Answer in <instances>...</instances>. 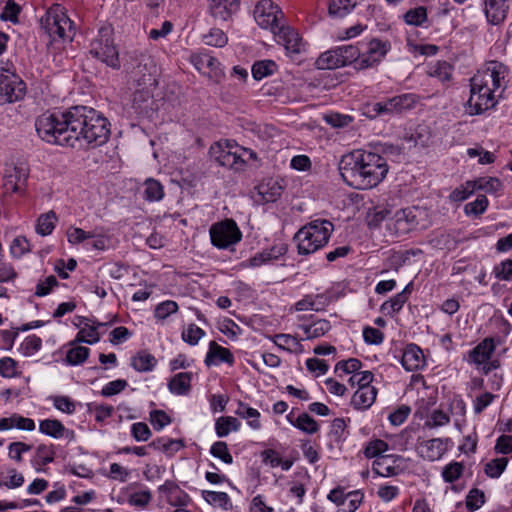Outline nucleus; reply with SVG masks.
Here are the masks:
<instances>
[{
    "label": "nucleus",
    "mask_w": 512,
    "mask_h": 512,
    "mask_svg": "<svg viewBox=\"0 0 512 512\" xmlns=\"http://www.w3.org/2000/svg\"><path fill=\"white\" fill-rule=\"evenodd\" d=\"M56 214L53 211L40 215L36 224V232L42 236L52 233L55 228Z\"/></svg>",
    "instance_id": "nucleus-43"
},
{
    "label": "nucleus",
    "mask_w": 512,
    "mask_h": 512,
    "mask_svg": "<svg viewBox=\"0 0 512 512\" xmlns=\"http://www.w3.org/2000/svg\"><path fill=\"white\" fill-rule=\"evenodd\" d=\"M191 372H180L174 375L168 383V389L175 395H187L191 390Z\"/></svg>",
    "instance_id": "nucleus-30"
},
{
    "label": "nucleus",
    "mask_w": 512,
    "mask_h": 512,
    "mask_svg": "<svg viewBox=\"0 0 512 512\" xmlns=\"http://www.w3.org/2000/svg\"><path fill=\"white\" fill-rule=\"evenodd\" d=\"M401 364L407 371H416L425 366L423 351L416 344H409L403 351Z\"/></svg>",
    "instance_id": "nucleus-20"
},
{
    "label": "nucleus",
    "mask_w": 512,
    "mask_h": 512,
    "mask_svg": "<svg viewBox=\"0 0 512 512\" xmlns=\"http://www.w3.org/2000/svg\"><path fill=\"white\" fill-rule=\"evenodd\" d=\"M475 190H484L485 192H496L501 187V182L497 178L482 177L473 181Z\"/></svg>",
    "instance_id": "nucleus-63"
},
{
    "label": "nucleus",
    "mask_w": 512,
    "mask_h": 512,
    "mask_svg": "<svg viewBox=\"0 0 512 512\" xmlns=\"http://www.w3.org/2000/svg\"><path fill=\"white\" fill-rule=\"evenodd\" d=\"M464 470V466L459 462H452L446 465L442 471V477L445 482L453 483L457 481Z\"/></svg>",
    "instance_id": "nucleus-58"
},
{
    "label": "nucleus",
    "mask_w": 512,
    "mask_h": 512,
    "mask_svg": "<svg viewBox=\"0 0 512 512\" xmlns=\"http://www.w3.org/2000/svg\"><path fill=\"white\" fill-rule=\"evenodd\" d=\"M190 61L199 72L213 74L214 76H218L222 72L218 59L207 52L192 54Z\"/></svg>",
    "instance_id": "nucleus-18"
},
{
    "label": "nucleus",
    "mask_w": 512,
    "mask_h": 512,
    "mask_svg": "<svg viewBox=\"0 0 512 512\" xmlns=\"http://www.w3.org/2000/svg\"><path fill=\"white\" fill-rule=\"evenodd\" d=\"M406 302L404 294L397 293L380 306V311L385 315L394 316L403 308Z\"/></svg>",
    "instance_id": "nucleus-44"
},
{
    "label": "nucleus",
    "mask_w": 512,
    "mask_h": 512,
    "mask_svg": "<svg viewBox=\"0 0 512 512\" xmlns=\"http://www.w3.org/2000/svg\"><path fill=\"white\" fill-rule=\"evenodd\" d=\"M203 39L205 44L214 47H224L228 42L227 35L219 28H211Z\"/></svg>",
    "instance_id": "nucleus-52"
},
{
    "label": "nucleus",
    "mask_w": 512,
    "mask_h": 512,
    "mask_svg": "<svg viewBox=\"0 0 512 512\" xmlns=\"http://www.w3.org/2000/svg\"><path fill=\"white\" fill-rule=\"evenodd\" d=\"M39 431L42 434L50 436L55 439L68 438L74 439V431L67 429L61 421L57 419H44L39 422Z\"/></svg>",
    "instance_id": "nucleus-22"
},
{
    "label": "nucleus",
    "mask_w": 512,
    "mask_h": 512,
    "mask_svg": "<svg viewBox=\"0 0 512 512\" xmlns=\"http://www.w3.org/2000/svg\"><path fill=\"white\" fill-rule=\"evenodd\" d=\"M495 350L492 338H485L476 347L469 351V362L476 365L487 362Z\"/></svg>",
    "instance_id": "nucleus-28"
},
{
    "label": "nucleus",
    "mask_w": 512,
    "mask_h": 512,
    "mask_svg": "<svg viewBox=\"0 0 512 512\" xmlns=\"http://www.w3.org/2000/svg\"><path fill=\"white\" fill-rule=\"evenodd\" d=\"M276 69L277 64L273 60H261L253 64L251 71L253 78L259 81L272 75Z\"/></svg>",
    "instance_id": "nucleus-39"
},
{
    "label": "nucleus",
    "mask_w": 512,
    "mask_h": 512,
    "mask_svg": "<svg viewBox=\"0 0 512 512\" xmlns=\"http://www.w3.org/2000/svg\"><path fill=\"white\" fill-rule=\"evenodd\" d=\"M390 214L386 207L375 206L369 209L366 215V221L370 228L378 227Z\"/></svg>",
    "instance_id": "nucleus-47"
},
{
    "label": "nucleus",
    "mask_w": 512,
    "mask_h": 512,
    "mask_svg": "<svg viewBox=\"0 0 512 512\" xmlns=\"http://www.w3.org/2000/svg\"><path fill=\"white\" fill-rule=\"evenodd\" d=\"M156 364V358L147 351H140L131 358V366L138 372L152 371Z\"/></svg>",
    "instance_id": "nucleus-33"
},
{
    "label": "nucleus",
    "mask_w": 512,
    "mask_h": 512,
    "mask_svg": "<svg viewBox=\"0 0 512 512\" xmlns=\"http://www.w3.org/2000/svg\"><path fill=\"white\" fill-rule=\"evenodd\" d=\"M211 243L219 249H227L242 239V232L232 219L217 222L209 230Z\"/></svg>",
    "instance_id": "nucleus-10"
},
{
    "label": "nucleus",
    "mask_w": 512,
    "mask_h": 512,
    "mask_svg": "<svg viewBox=\"0 0 512 512\" xmlns=\"http://www.w3.org/2000/svg\"><path fill=\"white\" fill-rule=\"evenodd\" d=\"M450 422L449 414L445 413L441 409H435L431 412L428 419L425 422V426L429 428L442 427Z\"/></svg>",
    "instance_id": "nucleus-57"
},
{
    "label": "nucleus",
    "mask_w": 512,
    "mask_h": 512,
    "mask_svg": "<svg viewBox=\"0 0 512 512\" xmlns=\"http://www.w3.org/2000/svg\"><path fill=\"white\" fill-rule=\"evenodd\" d=\"M485 501V493L478 488H472L465 498V504L469 512H474L481 508Z\"/></svg>",
    "instance_id": "nucleus-49"
},
{
    "label": "nucleus",
    "mask_w": 512,
    "mask_h": 512,
    "mask_svg": "<svg viewBox=\"0 0 512 512\" xmlns=\"http://www.w3.org/2000/svg\"><path fill=\"white\" fill-rule=\"evenodd\" d=\"M488 206V199L484 195H478L477 198L464 206V212L468 216L478 217L483 214Z\"/></svg>",
    "instance_id": "nucleus-50"
},
{
    "label": "nucleus",
    "mask_w": 512,
    "mask_h": 512,
    "mask_svg": "<svg viewBox=\"0 0 512 512\" xmlns=\"http://www.w3.org/2000/svg\"><path fill=\"white\" fill-rule=\"evenodd\" d=\"M398 455H383L373 461L372 470L379 476L390 477L399 473V466L396 462L400 460Z\"/></svg>",
    "instance_id": "nucleus-23"
},
{
    "label": "nucleus",
    "mask_w": 512,
    "mask_h": 512,
    "mask_svg": "<svg viewBox=\"0 0 512 512\" xmlns=\"http://www.w3.org/2000/svg\"><path fill=\"white\" fill-rule=\"evenodd\" d=\"M204 336L205 331L195 324H189L181 333L182 340L191 346L197 345Z\"/></svg>",
    "instance_id": "nucleus-51"
},
{
    "label": "nucleus",
    "mask_w": 512,
    "mask_h": 512,
    "mask_svg": "<svg viewBox=\"0 0 512 512\" xmlns=\"http://www.w3.org/2000/svg\"><path fill=\"white\" fill-rule=\"evenodd\" d=\"M334 230V225L326 219H315L307 223L295 234L298 253L309 255L325 246Z\"/></svg>",
    "instance_id": "nucleus-4"
},
{
    "label": "nucleus",
    "mask_w": 512,
    "mask_h": 512,
    "mask_svg": "<svg viewBox=\"0 0 512 512\" xmlns=\"http://www.w3.org/2000/svg\"><path fill=\"white\" fill-rule=\"evenodd\" d=\"M164 197V188L162 184L153 178L144 182V198L149 202L160 201Z\"/></svg>",
    "instance_id": "nucleus-37"
},
{
    "label": "nucleus",
    "mask_w": 512,
    "mask_h": 512,
    "mask_svg": "<svg viewBox=\"0 0 512 512\" xmlns=\"http://www.w3.org/2000/svg\"><path fill=\"white\" fill-rule=\"evenodd\" d=\"M256 190L262 202L273 203L282 195L283 186L279 180L267 178L257 185Z\"/></svg>",
    "instance_id": "nucleus-19"
},
{
    "label": "nucleus",
    "mask_w": 512,
    "mask_h": 512,
    "mask_svg": "<svg viewBox=\"0 0 512 512\" xmlns=\"http://www.w3.org/2000/svg\"><path fill=\"white\" fill-rule=\"evenodd\" d=\"M362 367V362L356 358H349L348 360L339 361L335 365V372H343L344 374H355Z\"/></svg>",
    "instance_id": "nucleus-62"
},
{
    "label": "nucleus",
    "mask_w": 512,
    "mask_h": 512,
    "mask_svg": "<svg viewBox=\"0 0 512 512\" xmlns=\"http://www.w3.org/2000/svg\"><path fill=\"white\" fill-rule=\"evenodd\" d=\"M234 362L235 358L228 348L220 346L215 341H211L209 343L208 352L204 360L206 366H217L221 363L233 366Z\"/></svg>",
    "instance_id": "nucleus-17"
},
{
    "label": "nucleus",
    "mask_w": 512,
    "mask_h": 512,
    "mask_svg": "<svg viewBox=\"0 0 512 512\" xmlns=\"http://www.w3.org/2000/svg\"><path fill=\"white\" fill-rule=\"evenodd\" d=\"M306 339H316L324 336L331 329V324L326 319H319L309 325H301Z\"/></svg>",
    "instance_id": "nucleus-34"
},
{
    "label": "nucleus",
    "mask_w": 512,
    "mask_h": 512,
    "mask_svg": "<svg viewBox=\"0 0 512 512\" xmlns=\"http://www.w3.org/2000/svg\"><path fill=\"white\" fill-rule=\"evenodd\" d=\"M202 497L209 504L219 505L224 509H226L227 506L230 504V497L226 492L204 490L202 491Z\"/></svg>",
    "instance_id": "nucleus-54"
},
{
    "label": "nucleus",
    "mask_w": 512,
    "mask_h": 512,
    "mask_svg": "<svg viewBox=\"0 0 512 512\" xmlns=\"http://www.w3.org/2000/svg\"><path fill=\"white\" fill-rule=\"evenodd\" d=\"M376 396L377 389L374 386L361 387L353 394L351 405L357 410H366L375 402Z\"/></svg>",
    "instance_id": "nucleus-27"
},
{
    "label": "nucleus",
    "mask_w": 512,
    "mask_h": 512,
    "mask_svg": "<svg viewBox=\"0 0 512 512\" xmlns=\"http://www.w3.org/2000/svg\"><path fill=\"white\" fill-rule=\"evenodd\" d=\"M90 354V349L83 346H76L70 348L65 357V362L68 365L76 366L86 361Z\"/></svg>",
    "instance_id": "nucleus-42"
},
{
    "label": "nucleus",
    "mask_w": 512,
    "mask_h": 512,
    "mask_svg": "<svg viewBox=\"0 0 512 512\" xmlns=\"http://www.w3.org/2000/svg\"><path fill=\"white\" fill-rule=\"evenodd\" d=\"M391 99L393 101L396 113H401L403 111L412 109L417 102V96L413 93L397 95Z\"/></svg>",
    "instance_id": "nucleus-46"
},
{
    "label": "nucleus",
    "mask_w": 512,
    "mask_h": 512,
    "mask_svg": "<svg viewBox=\"0 0 512 512\" xmlns=\"http://www.w3.org/2000/svg\"><path fill=\"white\" fill-rule=\"evenodd\" d=\"M59 282L54 275H49L44 279L39 280L35 287L34 295L37 297H44L48 295L54 287L58 286Z\"/></svg>",
    "instance_id": "nucleus-56"
},
{
    "label": "nucleus",
    "mask_w": 512,
    "mask_h": 512,
    "mask_svg": "<svg viewBox=\"0 0 512 512\" xmlns=\"http://www.w3.org/2000/svg\"><path fill=\"white\" fill-rule=\"evenodd\" d=\"M158 492L165 496L167 503L171 506L185 507L190 502L189 495L172 480H166L160 485Z\"/></svg>",
    "instance_id": "nucleus-14"
},
{
    "label": "nucleus",
    "mask_w": 512,
    "mask_h": 512,
    "mask_svg": "<svg viewBox=\"0 0 512 512\" xmlns=\"http://www.w3.org/2000/svg\"><path fill=\"white\" fill-rule=\"evenodd\" d=\"M287 252V246L283 243L275 244L269 249H265L257 254H255L252 258H250L249 266L250 267H259L261 265L267 264L273 260L279 259L281 256L285 255Z\"/></svg>",
    "instance_id": "nucleus-24"
},
{
    "label": "nucleus",
    "mask_w": 512,
    "mask_h": 512,
    "mask_svg": "<svg viewBox=\"0 0 512 512\" xmlns=\"http://www.w3.org/2000/svg\"><path fill=\"white\" fill-rule=\"evenodd\" d=\"M240 421L232 416H221L215 422V432L218 437H226L231 431H238Z\"/></svg>",
    "instance_id": "nucleus-35"
},
{
    "label": "nucleus",
    "mask_w": 512,
    "mask_h": 512,
    "mask_svg": "<svg viewBox=\"0 0 512 512\" xmlns=\"http://www.w3.org/2000/svg\"><path fill=\"white\" fill-rule=\"evenodd\" d=\"M360 50L353 45H342L322 53L316 60L318 69L331 70L339 67L356 64Z\"/></svg>",
    "instance_id": "nucleus-8"
},
{
    "label": "nucleus",
    "mask_w": 512,
    "mask_h": 512,
    "mask_svg": "<svg viewBox=\"0 0 512 512\" xmlns=\"http://www.w3.org/2000/svg\"><path fill=\"white\" fill-rule=\"evenodd\" d=\"M35 128L43 141L70 147L81 141L100 146L110 136L107 118L86 106H74L63 112H45L37 117Z\"/></svg>",
    "instance_id": "nucleus-1"
},
{
    "label": "nucleus",
    "mask_w": 512,
    "mask_h": 512,
    "mask_svg": "<svg viewBox=\"0 0 512 512\" xmlns=\"http://www.w3.org/2000/svg\"><path fill=\"white\" fill-rule=\"evenodd\" d=\"M45 27L49 35L56 39L72 40L73 22L66 14L65 8L60 4L52 5L46 12Z\"/></svg>",
    "instance_id": "nucleus-9"
},
{
    "label": "nucleus",
    "mask_w": 512,
    "mask_h": 512,
    "mask_svg": "<svg viewBox=\"0 0 512 512\" xmlns=\"http://www.w3.org/2000/svg\"><path fill=\"white\" fill-rule=\"evenodd\" d=\"M31 250L30 243L24 236L14 238L10 245V252L14 258H21Z\"/></svg>",
    "instance_id": "nucleus-59"
},
{
    "label": "nucleus",
    "mask_w": 512,
    "mask_h": 512,
    "mask_svg": "<svg viewBox=\"0 0 512 512\" xmlns=\"http://www.w3.org/2000/svg\"><path fill=\"white\" fill-rule=\"evenodd\" d=\"M273 343L279 348L289 353L300 354L304 351L301 342L290 334H275L271 337Z\"/></svg>",
    "instance_id": "nucleus-31"
},
{
    "label": "nucleus",
    "mask_w": 512,
    "mask_h": 512,
    "mask_svg": "<svg viewBox=\"0 0 512 512\" xmlns=\"http://www.w3.org/2000/svg\"><path fill=\"white\" fill-rule=\"evenodd\" d=\"M245 153H249V158L257 160V154L250 148L238 145L235 141H219L211 146L210 154L215 161L223 166L235 171L244 170L246 166Z\"/></svg>",
    "instance_id": "nucleus-5"
},
{
    "label": "nucleus",
    "mask_w": 512,
    "mask_h": 512,
    "mask_svg": "<svg viewBox=\"0 0 512 512\" xmlns=\"http://www.w3.org/2000/svg\"><path fill=\"white\" fill-rule=\"evenodd\" d=\"M235 413L239 417L247 419L248 424L251 428L259 429L261 427V423L259 421V411L252 407H249L247 404L240 402Z\"/></svg>",
    "instance_id": "nucleus-40"
},
{
    "label": "nucleus",
    "mask_w": 512,
    "mask_h": 512,
    "mask_svg": "<svg viewBox=\"0 0 512 512\" xmlns=\"http://www.w3.org/2000/svg\"><path fill=\"white\" fill-rule=\"evenodd\" d=\"M347 502L345 506L338 509V512H355L363 501L364 495L359 490L347 493Z\"/></svg>",
    "instance_id": "nucleus-61"
},
{
    "label": "nucleus",
    "mask_w": 512,
    "mask_h": 512,
    "mask_svg": "<svg viewBox=\"0 0 512 512\" xmlns=\"http://www.w3.org/2000/svg\"><path fill=\"white\" fill-rule=\"evenodd\" d=\"M26 92V85L15 73L12 63L0 67V105L21 100Z\"/></svg>",
    "instance_id": "nucleus-7"
},
{
    "label": "nucleus",
    "mask_w": 512,
    "mask_h": 512,
    "mask_svg": "<svg viewBox=\"0 0 512 512\" xmlns=\"http://www.w3.org/2000/svg\"><path fill=\"white\" fill-rule=\"evenodd\" d=\"M288 419L295 427L305 433L314 434L319 430L318 423L305 412L300 414L295 422L291 420L290 416H288Z\"/></svg>",
    "instance_id": "nucleus-41"
},
{
    "label": "nucleus",
    "mask_w": 512,
    "mask_h": 512,
    "mask_svg": "<svg viewBox=\"0 0 512 512\" xmlns=\"http://www.w3.org/2000/svg\"><path fill=\"white\" fill-rule=\"evenodd\" d=\"M508 464V458L500 457L490 460L485 464L484 472L490 478H499Z\"/></svg>",
    "instance_id": "nucleus-48"
},
{
    "label": "nucleus",
    "mask_w": 512,
    "mask_h": 512,
    "mask_svg": "<svg viewBox=\"0 0 512 512\" xmlns=\"http://www.w3.org/2000/svg\"><path fill=\"white\" fill-rule=\"evenodd\" d=\"M508 68L501 62L491 61L470 79V97L465 104L468 115H480L497 104L496 91L503 87Z\"/></svg>",
    "instance_id": "nucleus-3"
},
{
    "label": "nucleus",
    "mask_w": 512,
    "mask_h": 512,
    "mask_svg": "<svg viewBox=\"0 0 512 512\" xmlns=\"http://www.w3.org/2000/svg\"><path fill=\"white\" fill-rule=\"evenodd\" d=\"M144 87L138 88L133 93L132 108L138 115L146 116L152 111L153 93L151 87L156 86V79L149 74L148 78H144Z\"/></svg>",
    "instance_id": "nucleus-12"
},
{
    "label": "nucleus",
    "mask_w": 512,
    "mask_h": 512,
    "mask_svg": "<svg viewBox=\"0 0 512 512\" xmlns=\"http://www.w3.org/2000/svg\"><path fill=\"white\" fill-rule=\"evenodd\" d=\"M211 16L220 21H228L239 10L240 0H208Z\"/></svg>",
    "instance_id": "nucleus-15"
},
{
    "label": "nucleus",
    "mask_w": 512,
    "mask_h": 512,
    "mask_svg": "<svg viewBox=\"0 0 512 512\" xmlns=\"http://www.w3.org/2000/svg\"><path fill=\"white\" fill-rule=\"evenodd\" d=\"M432 243L440 249L452 250L456 248L458 242L452 233L442 232L432 240Z\"/></svg>",
    "instance_id": "nucleus-60"
},
{
    "label": "nucleus",
    "mask_w": 512,
    "mask_h": 512,
    "mask_svg": "<svg viewBox=\"0 0 512 512\" xmlns=\"http://www.w3.org/2000/svg\"><path fill=\"white\" fill-rule=\"evenodd\" d=\"M416 216L410 209L398 210L389 220L388 229L397 236L406 235L416 226Z\"/></svg>",
    "instance_id": "nucleus-13"
},
{
    "label": "nucleus",
    "mask_w": 512,
    "mask_h": 512,
    "mask_svg": "<svg viewBox=\"0 0 512 512\" xmlns=\"http://www.w3.org/2000/svg\"><path fill=\"white\" fill-rule=\"evenodd\" d=\"M339 170L343 180L349 186L366 190L382 182L389 167L386 159L381 155L358 149L342 157Z\"/></svg>",
    "instance_id": "nucleus-2"
},
{
    "label": "nucleus",
    "mask_w": 512,
    "mask_h": 512,
    "mask_svg": "<svg viewBox=\"0 0 512 512\" xmlns=\"http://www.w3.org/2000/svg\"><path fill=\"white\" fill-rule=\"evenodd\" d=\"M357 0H331L328 6L330 16L343 18L356 6Z\"/></svg>",
    "instance_id": "nucleus-36"
},
{
    "label": "nucleus",
    "mask_w": 512,
    "mask_h": 512,
    "mask_svg": "<svg viewBox=\"0 0 512 512\" xmlns=\"http://www.w3.org/2000/svg\"><path fill=\"white\" fill-rule=\"evenodd\" d=\"M79 324L77 326L83 325L79 332L76 335L75 342L79 343H87L94 344L100 340V335L98 332V327L104 326L102 323L90 324V320L85 317H78Z\"/></svg>",
    "instance_id": "nucleus-25"
},
{
    "label": "nucleus",
    "mask_w": 512,
    "mask_h": 512,
    "mask_svg": "<svg viewBox=\"0 0 512 512\" xmlns=\"http://www.w3.org/2000/svg\"><path fill=\"white\" fill-rule=\"evenodd\" d=\"M509 8L508 0H484V13L488 23L492 25L503 23Z\"/></svg>",
    "instance_id": "nucleus-16"
},
{
    "label": "nucleus",
    "mask_w": 512,
    "mask_h": 512,
    "mask_svg": "<svg viewBox=\"0 0 512 512\" xmlns=\"http://www.w3.org/2000/svg\"><path fill=\"white\" fill-rule=\"evenodd\" d=\"M254 19L263 29L270 30L273 34L279 32L284 25L282 23L283 13L272 0H260L254 8Z\"/></svg>",
    "instance_id": "nucleus-11"
},
{
    "label": "nucleus",
    "mask_w": 512,
    "mask_h": 512,
    "mask_svg": "<svg viewBox=\"0 0 512 512\" xmlns=\"http://www.w3.org/2000/svg\"><path fill=\"white\" fill-rule=\"evenodd\" d=\"M275 35L278 37V41L284 45L288 52L296 54L300 53L303 46L302 39L295 30L283 25Z\"/></svg>",
    "instance_id": "nucleus-26"
},
{
    "label": "nucleus",
    "mask_w": 512,
    "mask_h": 512,
    "mask_svg": "<svg viewBox=\"0 0 512 512\" xmlns=\"http://www.w3.org/2000/svg\"><path fill=\"white\" fill-rule=\"evenodd\" d=\"M28 178V171L24 167H14L12 172L5 176L4 186L12 192H21Z\"/></svg>",
    "instance_id": "nucleus-29"
},
{
    "label": "nucleus",
    "mask_w": 512,
    "mask_h": 512,
    "mask_svg": "<svg viewBox=\"0 0 512 512\" xmlns=\"http://www.w3.org/2000/svg\"><path fill=\"white\" fill-rule=\"evenodd\" d=\"M90 54L112 69H120L119 52L114 44L113 28L104 25L98 30L97 37L90 44Z\"/></svg>",
    "instance_id": "nucleus-6"
},
{
    "label": "nucleus",
    "mask_w": 512,
    "mask_h": 512,
    "mask_svg": "<svg viewBox=\"0 0 512 512\" xmlns=\"http://www.w3.org/2000/svg\"><path fill=\"white\" fill-rule=\"evenodd\" d=\"M427 18V9L424 6L410 9L404 14V21L413 26H423Z\"/></svg>",
    "instance_id": "nucleus-45"
},
{
    "label": "nucleus",
    "mask_w": 512,
    "mask_h": 512,
    "mask_svg": "<svg viewBox=\"0 0 512 512\" xmlns=\"http://www.w3.org/2000/svg\"><path fill=\"white\" fill-rule=\"evenodd\" d=\"M453 67L446 61H436L428 66L427 74L441 83L449 82L452 78Z\"/></svg>",
    "instance_id": "nucleus-32"
},
{
    "label": "nucleus",
    "mask_w": 512,
    "mask_h": 512,
    "mask_svg": "<svg viewBox=\"0 0 512 512\" xmlns=\"http://www.w3.org/2000/svg\"><path fill=\"white\" fill-rule=\"evenodd\" d=\"M391 44L388 41H382L379 39H372L368 43L367 50L365 51L367 54H369L372 58H375V60L380 63L383 58L386 56V54L390 51Z\"/></svg>",
    "instance_id": "nucleus-38"
},
{
    "label": "nucleus",
    "mask_w": 512,
    "mask_h": 512,
    "mask_svg": "<svg viewBox=\"0 0 512 512\" xmlns=\"http://www.w3.org/2000/svg\"><path fill=\"white\" fill-rule=\"evenodd\" d=\"M388 450V444L381 439L371 440L367 443L364 448V455L366 458H375L377 459L380 456H383L382 453Z\"/></svg>",
    "instance_id": "nucleus-53"
},
{
    "label": "nucleus",
    "mask_w": 512,
    "mask_h": 512,
    "mask_svg": "<svg viewBox=\"0 0 512 512\" xmlns=\"http://www.w3.org/2000/svg\"><path fill=\"white\" fill-rule=\"evenodd\" d=\"M446 451L444 440L441 438H433L421 442L417 447L420 457L428 461H436L442 457Z\"/></svg>",
    "instance_id": "nucleus-21"
},
{
    "label": "nucleus",
    "mask_w": 512,
    "mask_h": 512,
    "mask_svg": "<svg viewBox=\"0 0 512 512\" xmlns=\"http://www.w3.org/2000/svg\"><path fill=\"white\" fill-rule=\"evenodd\" d=\"M210 454L223 461L225 464H232L233 457L228 450L226 442L217 441L210 448Z\"/></svg>",
    "instance_id": "nucleus-55"
},
{
    "label": "nucleus",
    "mask_w": 512,
    "mask_h": 512,
    "mask_svg": "<svg viewBox=\"0 0 512 512\" xmlns=\"http://www.w3.org/2000/svg\"><path fill=\"white\" fill-rule=\"evenodd\" d=\"M306 368L315 377H319L327 373L329 365L325 360L319 358H308L306 360Z\"/></svg>",
    "instance_id": "nucleus-64"
}]
</instances>
